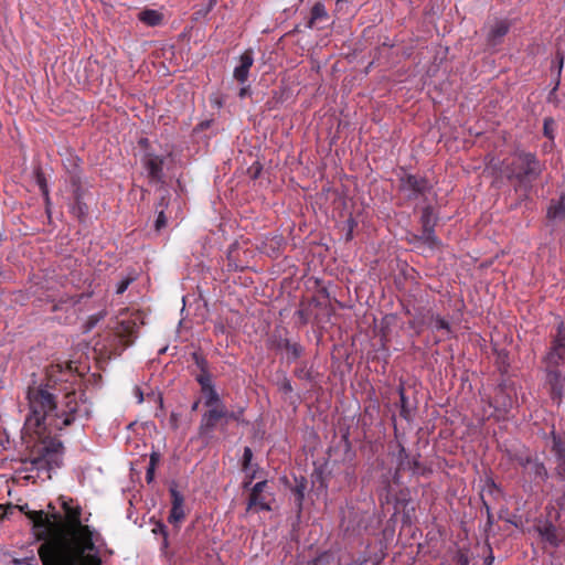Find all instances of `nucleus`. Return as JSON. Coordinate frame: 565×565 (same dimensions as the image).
<instances>
[{"label": "nucleus", "mask_w": 565, "mask_h": 565, "mask_svg": "<svg viewBox=\"0 0 565 565\" xmlns=\"http://www.w3.org/2000/svg\"><path fill=\"white\" fill-rule=\"evenodd\" d=\"M28 505H23L21 507V511L25 513V515L28 516V513L30 512L29 510H26Z\"/></svg>", "instance_id": "e433bc0d"}, {"label": "nucleus", "mask_w": 565, "mask_h": 565, "mask_svg": "<svg viewBox=\"0 0 565 565\" xmlns=\"http://www.w3.org/2000/svg\"><path fill=\"white\" fill-rule=\"evenodd\" d=\"M554 120L552 118H545L544 119V135L548 137L550 139L554 138L553 130H554Z\"/></svg>", "instance_id": "393cba45"}, {"label": "nucleus", "mask_w": 565, "mask_h": 565, "mask_svg": "<svg viewBox=\"0 0 565 565\" xmlns=\"http://www.w3.org/2000/svg\"><path fill=\"white\" fill-rule=\"evenodd\" d=\"M547 381L552 386L553 394L561 397L563 393V376L555 369H547Z\"/></svg>", "instance_id": "9d476101"}, {"label": "nucleus", "mask_w": 565, "mask_h": 565, "mask_svg": "<svg viewBox=\"0 0 565 565\" xmlns=\"http://www.w3.org/2000/svg\"><path fill=\"white\" fill-rule=\"evenodd\" d=\"M217 3V0H209L207 4L201 9H199L198 11H195V15L196 18H200V17H205L206 14H209L212 9L216 6Z\"/></svg>", "instance_id": "4be33fe9"}, {"label": "nucleus", "mask_w": 565, "mask_h": 565, "mask_svg": "<svg viewBox=\"0 0 565 565\" xmlns=\"http://www.w3.org/2000/svg\"><path fill=\"white\" fill-rule=\"evenodd\" d=\"M8 510H10V508L0 505V521L7 516Z\"/></svg>", "instance_id": "72a5a7b5"}, {"label": "nucleus", "mask_w": 565, "mask_h": 565, "mask_svg": "<svg viewBox=\"0 0 565 565\" xmlns=\"http://www.w3.org/2000/svg\"><path fill=\"white\" fill-rule=\"evenodd\" d=\"M12 562L14 565H34L35 557L33 555H31L29 557L14 558Z\"/></svg>", "instance_id": "cd10ccee"}, {"label": "nucleus", "mask_w": 565, "mask_h": 565, "mask_svg": "<svg viewBox=\"0 0 565 565\" xmlns=\"http://www.w3.org/2000/svg\"><path fill=\"white\" fill-rule=\"evenodd\" d=\"M509 31V24L507 21H497L490 32H489V38L495 42L498 40H500L501 38H503Z\"/></svg>", "instance_id": "4468645a"}, {"label": "nucleus", "mask_w": 565, "mask_h": 565, "mask_svg": "<svg viewBox=\"0 0 565 565\" xmlns=\"http://www.w3.org/2000/svg\"><path fill=\"white\" fill-rule=\"evenodd\" d=\"M132 280H134L132 278H124V279H121L118 282V285H117L116 294H118V295L124 294L127 290L128 286L131 284Z\"/></svg>", "instance_id": "bb28decb"}, {"label": "nucleus", "mask_w": 565, "mask_h": 565, "mask_svg": "<svg viewBox=\"0 0 565 565\" xmlns=\"http://www.w3.org/2000/svg\"><path fill=\"white\" fill-rule=\"evenodd\" d=\"M328 18L327 10L321 2H317L311 9V17L308 22L309 28H313L318 21L326 20Z\"/></svg>", "instance_id": "ddd939ff"}, {"label": "nucleus", "mask_w": 565, "mask_h": 565, "mask_svg": "<svg viewBox=\"0 0 565 565\" xmlns=\"http://www.w3.org/2000/svg\"><path fill=\"white\" fill-rule=\"evenodd\" d=\"M62 513L29 512L32 533L42 541L38 550L43 565H102L96 544L100 534L82 522V507L72 498L58 499Z\"/></svg>", "instance_id": "f257e3e1"}, {"label": "nucleus", "mask_w": 565, "mask_h": 565, "mask_svg": "<svg viewBox=\"0 0 565 565\" xmlns=\"http://www.w3.org/2000/svg\"><path fill=\"white\" fill-rule=\"evenodd\" d=\"M565 360V351L552 349L545 356L546 369H556Z\"/></svg>", "instance_id": "9b49d317"}, {"label": "nucleus", "mask_w": 565, "mask_h": 565, "mask_svg": "<svg viewBox=\"0 0 565 565\" xmlns=\"http://www.w3.org/2000/svg\"><path fill=\"white\" fill-rule=\"evenodd\" d=\"M159 458H160L159 454H157V452H152L150 456V462H149V467H148L147 473H146V479L148 482H151L153 479L154 468L159 461Z\"/></svg>", "instance_id": "6ab92c4d"}, {"label": "nucleus", "mask_w": 565, "mask_h": 565, "mask_svg": "<svg viewBox=\"0 0 565 565\" xmlns=\"http://www.w3.org/2000/svg\"><path fill=\"white\" fill-rule=\"evenodd\" d=\"M428 182L416 175H407L402 180V189L408 192V195L423 193L428 189Z\"/></svg>", "instance_id": "6e6552de"}, {"label": "nucleus", "mask_w": 565, "mask_h": 565, "mask_svg": "<svg viewBox=\"0 0 565 565\" xmlns=\"http://www.w3.org/2000/svg\"><path fill=\"white\" fill-rule=\"evenodd\" d=\"M246 92H247V88H246V87L241 88L239 96H241V97H244V96H245V94H246Z\"/></svg>", "instance_id": "c9c22d12"}, {"label": "nucleus", "mask_w": 565, "mask_h": 565, "mask_svg": "<svg viewBox=\"0 0 565 565\" xmlns=\"http://www.w3.org/2000/svg\"><path fill=\"white\" fill-rule=\"evenodd\" d=\"M511 169L508 171L509 178H536L541 171V164L535 156L531 153L516 154L511 162Z\"/></svg>", "instance_id": "7ed1b4c3"}, {"label": "nucleus", "mask_w": 565, "mask_h": 565, "mask_svg": "<svg viewBox=\"0 0 565 565\" xmlns=\"http://www.w3.org/2000/svg\"><path fill=\"white\" fill-rule=\"evenodd\" d=\"M422 218H423L424 231L426 228H433V225H431L433 212H431L430 209H425L424 210Z\"/></svg>", "instance_id": "b1692460"}, {"label": "nucleus", "mask_w": 565, "mask_h": 565, "mask_svg": "<svg viewBox=\"0 0 565 565\" xmlns=\"http://www.w3.org/2000/svg\"><path fill=\"white\" fill-rule=\"evenodd\" d=\"M433 328L436 330H443L447 333H450V324L444 318L436 316L433 318Z\"/></svg>", "instance_id": "aec40b11"}, {"label": "nucleus", "mask_w": 565, "mask_h": 565, "mask_svg": "<svg viewBox=\"0 0 565 565\" xmlns=\"http://www.w3.org/2000/svg\"><path fill=\"white\" fill-rule=\"evenodd\" d=\"M547 541H551L552 542V535H547Z\"/></svg>", "instance_id": "4c0bfd02"}, {"label": "nucleus", "mask_w": 565, "mask_h": 565, "mask_svg": "<svg viewBox=\"0 0 565 565\" xmlns=\"http://www.w3.org/2000/svg\"><path fill=\"white\" fill-rule=\"evenodd\" d=\"M254 63L250 51L244 52L239 57V65L234 70V78L239 83H245L248 78L249 70Z\"/></svg>", "instance_id": "0eeeda50"}, {"label": "nucleus", "mask_w": 565, "mask_h": 565, "mask_svg": "<svg viewBox=\"0 0 565 565\" xmlns=\"http://www.w3.org/2000/svg\"><path fill=\"white\" fill-rule=\"evenodd\" d=\"M167 225V217L163 212H160L156 220V228L160 231Z\"/></svg>", "instance_id": "c756f323"}, {"label": "nucleus", "mask_w": 565, "mask_h": 565, "mask_svg": "<svg viewBox=\"0 0 565 565\" xmlns=\"http://www.w3.org/2000/svg\"><path fill=\"white\" fill-rule=\"evenodd\" d=\"M266 487V481H259L257 482L253 489H252V495H259L262 494L264 488Z\"/></svg>", "instance_id": "7c9ffc66"}, {"label": "nucleus", "mask_w": 565, "mask_h": 565, "mask_svg": "<svg viewBox=\"0 0 565 565\" xmlns=\"http://www.w3.org/2000/svg\"><path fill=\"white\" fill-rule=\"evenodd\" d=\"M552 349L565 351V326L563 322L558 324L557 333L553 340Z\"/></svg>", "instance_id": "f3484780"}, {"label": "nucleus", "mask_w": 565, "mask_h": 565, "mask_svg": "<svg viewBox=\"0 0 565 565\" xmlns=\"http://www.w3.org/2000/svg\"><path fill=\"white\" fill-rule=\"evenodd\" d=\"M255 509L256 511H268L270 510L269 504L265 501V499L259 495H252L249 497L248 501V510Z\"/></svg>", "instance_id": "2eb2a0df"}, {"label": "nucleus", "mask_w": 565, "mask_h": 565, "mask_svg": "<svg viewBox=\"0 0 565 565\" xmlns=\"http://www.w3.org/2000/svg\"><path fill=\"white\" fill-rule=\"evenodd\" d=\"M143 166L152 182H162L163 160L158 156L147 154L143 158Z\"/></svg>", "instance_id": "39448f33"}, {"label": "nucleus", "mask_w": 565, "mask_h": 565, "mask_svg": "<svg viewBox=\"0 0 565 565\" xmlns=\"http://www.w3.org/2000/svg\"><path fill=\"white\" fill-rule=\"evenodd\" d=\"M163 19V13L154 9H145L138 13V20L148 26L160 25Z\"/></svg>", "instance_id": "1a4fd4ad"}, {"label": "nucleus", "mask_w": 565, "mask_h": 565, "mask_svg": "<svg viewBox=\"0 0 565 565\" xmlns=\"http://www.w3.org/2000/svg\"><path fill=\"white\" fill-rule=\"evenodd\" d=\"M30 414L24 424L29 434L43 439L39 454L31 459L32 468L49 473L60 468L63 460V445L49 436L61 431L73 422L87 418L92 406L83 394L67 393L57 405L54 395L45 387L35 386L28 390Z\"/></svg>", "instance_id": "f03ea898"}, {"label": "nucleus", "mask_w": 565, "mask_h": 565, "mask_svg": "<svg viewBox=\"0 0 565 565\" xmlns=\"http://www.w3.org/2000/svg\"><path fill=\"white\" fill-rule=\"evenodd\" d=\"M420 241L425 245H427L430 249L437 248L439 246V241L437 239L436 235L434 234L433 228H426L423 232Z\"/></svg>", "instance_id": "a211bd4d"}, {"label": "nucleus", "mask_w": 565, "mask_h": 565, "mask_svg": "<svg viewBox=\"0 0 565 565\" xmlns=\"http://www.w3.org/2000/svg\"><path fill=\"white\" fill-rule=\"evenodd\" d=\"M204 403L207 407L223 406L220 402V396L214 387L203 391Z\"/></svg>", "instance_id": "dca6fc26"}, {"label": "nucleus", "mask_w": 565, "mask_h": 565, "mask_svg": "<svg viewBox=\"0 0 565 565\" xmlns=\"http://www.w3.org/2000/svg\"><path fill=\"white\" fill-rule=\"evenodd\" d=\"M252 458H253L252 449L248 447H245L244 454H243V467L245 470L247 469L249 462L252 461Z\"/></svg>", "instance_id": "c85d7f7f"}, {"label": "nucleus", "mask_w": 565, "mask_h": 565, "mask_svg": "<svg viewBox=\"0 0 565 565\" xmlns=\"http://www.w3.org/2000/svg\"><path fill=\"white\" fill-rule=\"evenodd\" d=\"M280 390L284 391L285 393H290L292 391L290 382L288 380H284L280 383Z\"/></svg>", "instance_id": "2f4dec72"}, {"label": "nucleus", "mask_w": 565, "mask_h": 565, "mask_svg": "<svg viewBox=\"0 0 565 565\" xmlns=\"http://www.w3.org/2000/svg\"><path fill=\"white\" fill-rule=\"evenodd\" d=\"M333 558V555L331 553H323L317 558H315L312 562H310L308 565H329Z\"/></svg>", "instance_id": "412c9836"}, {"label": "nucleus", "mask_w": 565, "mask_h": 565, "mask_svg": "<svg viewBox=\"0 0 565 565\" xmlns=\"http://www.w3.org/2000/svg\"><path fill=\"white\" fill-rule=\"evenodd\" d=\"M169 491L171 495V510L168 522L175 529H179L186 516L185 500L183 494L175 487H171Z\"/></svg>", "instance_id": "20e7f679"}, {"label": "nucleus", "mask_w": 565, "mask_h": 565, "mask_svg": "<svg viewBox=\"0 0 565 565\" xmlns=\"http://www.w3.org/2000/svg\"><path fill=\"white\" fill-rule=\"evenodd\" d=\"M198 381L201 385V388H202V392L203 391H206L209 388H212L214 387L213 384H212V381L210 379V375L209 374H202L198 377Z\"/></svg>", "instance_id": "a878e982"}, {"label": "nucleus", "mask_w": 565, "mask_h": 565, "mask_svg": "<svg viewBox=\"0 0 565 565\" xmlns=\"http://www.w3.org/2000/svg\"><path fill=\"white\" fill-rule=\"evenodd\" d=\"M547 216L552 220L565 217V195H562L556 203L550 205Z\"/></svg>", "instance_id": "f8f14e48"}, {"label": "nucleus", "mask_w": 565, "mask_h": 565, "mask_svg": "<svg viewBox=\"0 0 565 565\" xmlns=\"http://www.w3.org/2000/svg\"><path fill=\"white\" fill-rule=\"evenodd\" d=\"M135 396L137 398V402L140 404L143 402V394L139 387H135Z\"/></svg>", "instance_id": "473e14b6"}, {"label": "nucleus", "mask_w": 565, "mask_h": 565, "mask_svg": "<svg viewBox=\"0 0 565 565\" xmlns=\"http://www.w3.org/2000/svg\"><path fill=\"white\" fill-rule=\"evenodd\" d=\"M152 532L154 534H161L163 536V545H168V532L167 526L163 523H157L153 527Z\"/></svg>", "instance_id": "5701e85b"}, {"label": "nucleus", "mask_w": 565, "mask_h": 565, "mask_svg": "<svg viewBox=\"0 0 565 565\" xmlns=\"http://www.w3.org/2000/svg\"><path fill=\"white\" fill-rule=\"evenodd\" d=\"M227 416V412L224 406L210 407L201 422V431L209 433L214 429L216 422Z\"/></svg>", "instance_id": "423d86ee"}, {"label": "nucleus", "mask_w": 565, "mask_h": 565, "mask_svg": "<svg viewBox=\"0 0 565 565\" xmlns=\"http://www.w3.org/2000/svg\"><path fill=\"white\" fill-rule=\"evenodd\" d=\"M557 57L559 58V65H558V74L561 73L562 71V67H563V55L558 54Z\"/></svg>", "instance_id": "f704fd0d"}]
</instances>
